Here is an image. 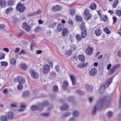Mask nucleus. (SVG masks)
Returning a JSON list of instances; mask_svg holds the SVG:
<instances>
[{"label":"nucleus","mask_w":121,"mask_h":121,"mask_svg":"<svg viewBox=\"0 0 121 121\" xmlns=\"http://www.w3.org/2000/svg\"><path fill=\"white\" fill-rule=\"evenodd\" d=\"M16 8L17 10L20 12H23L25 9L24 6L23 5L20 4H17Z\"/></svg>","instance_id":"nucleus-8"},{"label":"nucleus","mask_w":121,"mask_h":121,"mask_svg":"<svg viewBox=\"0 0 121 121\" xmlns=\"http://www.w3.org/2000/svg\"><path fill=\"white\" fill-rule=\"evenodd\" d=\"M116 14L118 16H121V10L117 9L115 11Z\"/></svg>","instance_id":"nucleus-33"},{"label":"nucleus","mask_w":121,"mask_h":121,"mask_svg":"<svg viewBox=\"0 0 121 121\" xmlns=\"http://www.w3.org/2000/svg\"><path fill=\"white\" fill-rule=\"evenodd\" d=\"M119 1V0H115L114 1L112 4V6L113 8H116V7Z\"/></svg>","instance_id":"nucleus-27"},{"label":"nucleus","mask_w":121,"mask_h":121,"mask_svg":"<svg viewBox=\"0 0 121 121\" xmlns=\"http://www.w3.org/2000/svg\"><path fill=\"white\" fill-rule=\"evenodd\" d=\"M70 77L72 82L73 85H75L76 82V79L74 76L73 75H71L70 76Z\"/></svg>","instance_id":"nucleus-15"},{"label":"nucleus","mask_w":121,"mask_h":121,"mask_svg":"<svg viewBox=\"0 0 121 121\" xmlns=\"http://www.w3.org/2000/svg\"><path fill=\"white\" fill-rule=\"evenodd\" d=\"M76 48V47L74 45H72L70 47V49L73 51H75Z\"/></svg>","instance_id":"nucleus-41"},{"label":"nucleus","mask_w":121,"mask_h":121,"mask_svg":"<svg viewBox=\"0 0 121 121\" xmlns=\"http://www.w3.org/2000/svg\"><path fill=\"white\" fill-rule=\"evenodd\" d=\"M12 21L13 23H15L18 21V19H17L16 17H13V18Z\"/></svg>","instance_id":"nucleus-43"},{"label":"nucleus","mask_w":121,"mask_h":121,"mask_svg":"<svg viewBox=\"0 0 121 121\" xmlns=\"http://www.w3.org/2000/svg\"><path fill=\"white\" fill-rule=\"evenodd\" d=\"M61 9V7L60 6L56 5V6H53L52 10L53 11L56 12L60 10Z\"/></svg>","instance_id":"nucleus-13"},{"label":"nucleus","mask_w":121,"mask_h":121,"mask_svg":"<svg viewBox=\"0 0 121 121\" xmlns=\"http://www.w3.org/2000/svg\"><path fill=\"white\" fill-rule=\"evenodd\" d=\"M79 41H81L82 39V38L80 35L79 34H77L75 37Z\"/></svg>","instance_id":"nucleus-34"},{"label":"nucleus","mask_w":121,"mask_h":121,"mask_svg":"<svg viewBox=\"0 0 121 121\" xmlns=\"http://www.w3.org/2000/svg\"><path fill=\"white\" fill-rule=\"evenodd\" d=\"M110 98L109 97L107 96L104 98L100 99L97 102L95 106L93 109L92 112V114L95 115L96 112V110H100V109L102 107L104 103L105 104L108 103L109 102Z\"/></svg>","instance_id":"nucleus-1"},{"label":"nucleus","mask_w":121,"mask_h":121,"mask_svg":"<svg viewBox=\"0 0 121 121\" xmlns=\"http://www.w3.org/2000/svg\"><path fill=\"white\" fill-rule=\"evenodd\" d=\"M21 68L23 69H25L27 68V67L25 64H21L20 65Z\"/></svg>","instance_id":"nucleus-40"},{"label":"nucleus","mask_w":121,"mask_h":121,"mask_svg":"<svg viewBox=\"0 0 121 121\" xmlns=\"http://www.w3.org/2000/svg\"><path fill=\"white\" fill-rule=\"evenodd\" d=\"M86 35V32L85 30H83L81 33V35L83 38H84Z\"/></svg>","instance_id":"nucleus-38"},{"label":"nucleus","mask_w":121,"mask_h":121,"mask_svg":"<svg viewBox=\"0 0 121 121\" xmlns=\"http://www.w3.org/2000/svg\"><path fill=\"white\" fill-rule=\"evenodd\" d=\"M68 107V106L67 105L65 104L62 106L60 108L61 110H66Z\"/></svg>","instance_id":"nucleus-29"},{"label":"nucleus","mask_w":121,"mask_h":121,"mask_svg":"<svg viewBox=\"0 0 121 121\" xmlns=\"http://www.w3.org/2000/svg\"><path fill=\"white\" fill-rule=\"evenodd\" d=\"M14 2L11 0V1H9L8 2V5L9 6H11L13 4H14Z\"/></svg>","instance_id":"nucleus-50"},{"label":"nucleus","mask_w":121,"mask_h":121,"mask_svg":"<svg viewBox=\"0 0 121 121\" xmlns=\"http://www.w3.org/2000/svg\"><path fill=\"white\" fill-rule=\"evenodd\" d=\"M78 58L81 62H83L85 61V58L84 56L79 55L78 56Z\"/></svg>","instance_id":"nucleus-25"},{"label":"nucleus","mask_w":121,"mask_h":121,"mask_svg":"<svg viewBox=\"0 0 121 121\" xmlns=\"http://www.w3.org/2000/svg\"><path fill=\"white\" fill-rule=\"evenodd\" d=\"M17 81L19 84L22 85L24 84L25 82V79L23 78L21 79L20 80H19V78H18L17 79Z\"/></svg>","instance_id":"nucleus-21"},{"label":"nucleus","mask_w":121,"mask_h":121,"mask_svg":"<svg viewBox=\"0 0 121 121\" xmlns=\"http://www.w3.org/2000/svg\"><path fill=\"white\" fill-rule=\"evenodd\" d=\"M83 15L85 19L87 21L91 18V14L89 13V11L87 9H86L84 10Z\"/></svg>","instance_id":"nucleus-4"},{"label":"nucleus","mask_w":121,"mask_h":121,"mask_svg":"<svg viewBox=\"0 0 121 121\" xmlns=\"http://www.w3.org/2000/svg\"><path fill=\"white\" fill-rule=\"evenodd\" d=\"M76 119L74 117H72L70 118L68 120V121H76Z\"/></svg>","instance_id":"nucleus-51"},{"label":"nucleus","mask_w":121,"mask_h":121,"mask_svg":"<svg viewBox=\"0 0 121 121\" xmlns=\"http://www.w3.org/2000/svg\"><path fill=\"white\" fill-rule=\"evenodd\" d=\"M42 115L45 117H48L49 115V113H44L42 114Z\"/></svg>","instance_id":"nucleus-62"},{"label":"nucleus","mask_w":121,"mask_h":121,"mask_svg":"<svg viewBox=\"0 0 121 121\" xmlns=\"http://www.w3.org/2000/svg\"><path fill=\"white\" fill-rule=\"evenodd\" d=\"M73 117H76L78 116L79 115V113L78 111L75 110L73 112Z\"/></svg>","instance_id":"nucleus-31"},{"label":"nucleus","mask_w":121,"mask_h":121,"mask_svg":"<svg viewBox=\"0 0 121 121\" xmlns=\"http://www.w3.org/2000/svg\"><path fill=\"white\" fill-rule=\"evenodd\" d=\"M31 76L32 77L34 78H38L39 74L34 70L32 69L30 71Z\"/></svg>","instance_id":"nucleus-6"},{"label":"nucleus","mask_w":121,"mask_h":121,"mask_svg":"<svg viewBox=\"0 0 121 121\" xmlns=\"http://www.w3.org/2000/svg\"><path fill=\"white\" fill-rule=\"evenodd\" d=\"M104 32L107 34H109L111 33V32L107 28H105L104 29Z\"/></svg>","instance_id":"nucleus-35"},{"label":"nucleus","mask_w":121,"mask_h":121,"mask_svg":"<svg viewBox=\"0 0 121 121\" xmlns=\"http://www.w3.org/2000/svg\"><path fill=\"white\" fill-rule=\"evenodd\" d=\"M5 27V25L4 24H0V30H3Z\"/></svg>","instance_id":"nucleus-45"},{"label":"nucleus","mask_w":121,"mask_h":121,"mask_svg":"<svg viewBox=\"0 0 121 121\" xmlns=\"http://www.w3.org/2000/svg\"><path fill=\"white\" fill-rule=\"evenodd\" d=\"M30 94L29 92L28 91L24 92L22 96L23 97H26L28 96Z\"/></svg>","instance_id":"nucleus-28"},{"label":"nucleus","mask_w":121,"mask_h":121,"mask_svg":"<svg viewBox=\"0 0 121 121\" xmlns=\"http://www.w3.org/2000/svg\"><path fill=\"white\" fill-rule=\"evenodd\" d=\"M77 67L79 68L83 67L82 63H80L78 64Z\"/></svg>","instance_id":"nucleus-61"},{"label":"nucleus","mask_w":121,"mask_h":121,"mask_svg":"<svg viewBox=\"0 0 121 121\" xmlns=\"http://www.w3.org/2000/svg\"><path fill=\"white\" fill-rule=\"evenodd\" d=\"M95 33L96 36H99L102 34V31L100 28H98L95 30Z\"/></svg>","instance_id":"nucleus-11"},{"label":"nucleus","mask_w":121,"mask_h":121,"mask_svg":"<svg viewBox=\"0 0 121 121\" xmlns=\"http://www.w3.org/2000/svg\"><path fill=\"white\" fill-rule=\"evenodd\" d=\"M20 48H16L14 51V53L15 54L17 53L20 50Z\"/></svg>","instance_id":"nucleus-57"},{"label":"nucleus","mask_w":121,"mask_h":121,"mask_svg":"<svg viewBox=\"0 0 121 121\" xmlns=\"http://www.w3.org/2000/svg\"><path fill=\"white\" fill-rule=\"evenodd\" d=\"M10 63L13 65H15L16 62V61L13 58H12L10 60Z\"/></svg>","instance_id":"nucleus-32"},{"label":"nucleus","mask_w":121,"mask_h":121,"mask_svg":"<svg viewBox=\"0 0 121 121\" xmlns=\"http://www.w3.org/2000/svg\"><path fill=\"white\" fill-rule=\"evenodd\" d=\"M93 49L92 48L88 47L86 50L85 52L86 54L88 55H90L92 54Z\"/></svg>","instance_id":"nucleus-10"},{"label":"nucleus","mask_w":121,"mask_h":121,"mask_svg":"<svg viewBox=\"0 0 121 121\" xmlns=\"http://www.w3.org/2000/svg\"><path fill=\"white\" fill-rule=\"evenodd\" d=\"M97 72L96 69L95 68L93 69L89 72V74L91 76H93Z\"/></svg>","instance_id":"nucleus-14"},{"label":"nucleus","mask_w":121,"mask_h":121,"mask_svg":"<svg viewBox=\"0 0 121 121\" xmlns=\"http://www.w3.org/2000/svg\"><path fill=\"white\" fill-rule=\"evenodd\" d=\"M56 22L51 23L50 25H49L48 27L51 28H54L56 26Z\"/></svg>","instance_id":"nucleus-36"},{"label":"nucleus","mask_w":121,"mask_h":121,"mask_svg":"<svg viewBox=\"0 0 121 121\" xmlns=\"http://www.w3.org/2000/svg\"><path fill=\"white\" fill-rule=\"evenodd\" d=\"M70 114V113L69 112H67L64 113L63 115V117H67Z\"/></svg>","instance_id":"nucleus-56"},{"label":"nucleus","mask_w":121,"mask_h":121,"mask_svg":"<svg viewBox=\"0 0 121 121\" xmlns=\"http://www.w3.org/2000/svg\"><path fill=\"white\" fill-rule=\"evenodd\" d=\"M5 55L4 53H0V59H3L4 58Z\"/></svg>","instance_id":"nucleus-46"},{"label":"nucleus","mask_w":121,"mask_h":121,"mask_svg":"<svg viewBox=\"0 0 121 121\" xmlns=\"http://www.w3.org/2000/svg\"><path fill=\"white\" fill-rule=\"evenodd\" d=\"M112 66V65L111 64H108L107 66V70H109L111 69L110 68Z\"/></svg>","instance_id":"nucleus-54"},{"label":"nucleus","mask_w":121,"mask_h":121,"mask_svg":"<svg viewBox=\"0 0 121 121\" xmlns=\"http://www.w3.org/2000/svg\"><path fill=\"white\" fill-rule=\"evenodd\" d=\"M69 24L70 25H72L73 24V22L72 20L71 19H69V20L68 21Z\"/></svg>","instance_id":"nucleus-60"},{"label":"nucleus","mask_w":121,"mask_h":121,"mask_svg":"<svg viewBox=\"0 0 121 121\" xmlns=\"http://www.w3.org/2000/svg\"><path fill=\"white\" fill-rule=\"evenodd\" d=\"M7 117L6 116H3L1 117V121H7Z\"/></svg>","instance_id":"nucleus-37"},{"label":"nucleus","mask_w":121,"mask_h":121,"mask_svg":"<svg viewBox=\"0 0 121 121\" xmlns=\"http://www.w3.org/2000/svg\"><path fill=\"white\" fill-rule=\"evenodd\" d=\"M112 19L113 20V24H114L116 22L117 19L114 16L112 17Z\"/></svg>","instance_id":"nucleus-53"},{"label":"nucleus","mask_w":121,"mask_h":121,"mask_svg":"<svg viewBox=\"0 0 121 121\" xmlns=\"http://www.w3.org/2000/svg\"><path fill=\"white\" fill-rule=\"evenodd\" d=\"M68 30L67 28H64L62 32V35L65 36L68 33Z\"/></svg>","instance_id":"nucleus-16"},{"label":"nucleus","mask_w":121,"mask_h":121,"mask_svg":"<svg viewBox=\"0 0 121 121\" xmlns=\"http://www.w3.org/2000/svg\"><path fill=\"white\" fill-rule=\"evenodd\" d=\"M73 51H72L70 49V51H67L66 52V54L69 55H71L72 54V52Z\"/></svg>","instance_id":"nucleus-55"},{"label":"nucleus","mask_w":121,"mask_h":121,"mask_svg":"<svg viewBox=\"0 0 121 121\" xmlns=\"http://www.w3.org/2000/svg\"><path fill=\"white\" fill-rule=\"evenodd\" d=\"M41 12V11L40 9H39L36 12L31 13L30 14V16H32L40 14Z\"/></svg>","instance_id":"nucleus-17"},{"label":"nucleus","mask_w":121,"mask_h":121,"mask_svg":"<svg viewBox=\"0 0 121 121\" xmlns=\"http://www.w3.org/2000/svg\"><path fill=\"white\" fill-rule=\"evenodd\" d=\"M23 86L22 85L19 84V85L18 86H17V88L18 90H21L23 88Z\"/></svg>","instance_id":"nucleus-47"},{"label":"nucleus","mask_w":121,"mask_h":121,"mask_svg":"<svg viewBox=\"0 0 121 121\" xmlns=\"http://www.w3.org/2000/svg\"><path fill=\"white\" fill-rule=\"evenodd\" d=\"M117 55L119 57H121V50L119 51L117 53Z\"/></svg>","instance_id":"nucleus-64"},{"label":"nucleus","mask_w":121,"mask_h":121,"mask_svg":"<svg viewBox=\"0 0 121 121\" xmlns=\"http://www.w3.org/2000/svg\"><path fill=\"white\" fill-rule=\"evenodd\" d=\"M50 69L49 66L47 64H45L43 66V72L45 73H48L49 72Z\"/></svg>","instance_id":"nucleus-9"},{"label":"nucleus","mask_w":121,"mask_h":121,"mask_svg":"<svg viewBox=\"0 0 121 121\" xmlns=\"http://www.w3.org/2000/svg\"><path fill=\"white\" fill-rule=\"evenodd\" d=\"M6 116L9 119H12L13 117V113L12 112H9L7 113Z\"/></svg>","instance_id":"nucleus-12"},{"label":"nucleus","mask_w":121,"mask_h":121,"mask_svg":"<svg viewBox=\"0 0 121 121\" xmlns=\"http://www.w3.org/2000/svg\"><path fill=\"white\" fill-rule=\"evenodd\" d=\"M97 7L96 4L94 3L91 4L90 6V8L92 10H94L96 9Z\"/></svg>","instance_id":"nucleus-18"},{"label":"nucleus","mask_w":121,"mask_h":121,"mask_svg":"<svg viewBox=\"0 0 121 121\" xmlns=\"http://www.w3.org/2000/svg\"><path fill=\"white\" fill-rule=\"evenodd\" d=\"M1 65L2 66H7L8 65V63L5 61H1Z\"/></svg>","instance_id":"nucleus-39"},{"label":"nucleus","mask_w":121,"mask_h":121,"mask_svg":"<svg viewBox=\"0 0 121 121\" xmlns=\"http://www.w3.org/2000/svg\"><path fill=\"white\" fill-rule=\"evenodd\" d=\"M112 78H110L108 79L107 81L105 84V85H102L100 87L99 90L102 91H104L105 88L108 87L112 83Z\"/></svg>","instance_id":"nucleus-3"},{"label":"nucleus","mask_w":121,"mask_h":121,"mask_svg":"<svg viewBox=\"0 0 121 121\" xmlns=\"http://www.w3.org/2000/svg\"><path fill=\"white\" fill-rule=\"evenodd\" d=\"M20 108L18 110L20 112H22L24 110V109L26 108V106L23 104H21L20 106Z\"/></svg>","instance_id":"nucleus-19"},{"label":"nucleus","mask_w":121,"mask_h":121,"mask_svg":"<svg viewBox=\"0 0 121 121\" xmlns=\"http://www.w3.org/2000/svg\"><path fill=\"white\" fill-rule=\"evenodd\" d=\"M22 28L26 31H29L30 30V26L26 22H24L22 24Z\"/></svg>","instance_id":"nucleus-7"},{"label":"nucleus","mask_w":121,"mask_h":121,"mask_svg":"<svg viewBox=\"0 0 121 121\" xmlns=\"http://www.w3.org/2000/svg\"><path fill=\"white\" fill-rule=\"evenodd\" d=\"M56 75V74L54 72H51V74L50 76H51L52 77H55Z\"/></svg>","instance_id":"nucleus-58"},{"label":"nucleus","mask_w":121,"mask_h":121,"mask_svg":"<svg viewBox=\"0 0 121 121\" xmlns=\"http://www.w3.org/2000/svg\"><path fill=\"white\" fill-rule=\"evenodd\" d=\"M75 13V11L73 9H71L70 11V14L71 16L74 15Z\"/></svg>","instance_id":"nucleus-42"},{"label":"nucleus","mask_w":121,"mask_h":121,"mask_svg":"<svg viewBox=\"0 0 121 121\" xmlns=\"http://www.w3.org/2000/svg\"><path fill=\"white\" fill-rule=\"evenodd\" d=\"M63 27V25L62 24H59L57 26V29L58 30L59 32H60L61 30Z\"/></svg>","instance_id":"nucleus-23"},{"label":"nucleus","mask_w":121,"mask_h":121,"mask_svg":"<svg viewBox=\"0 0 121 121\" xmlns=\"http://www.w3.org/2000/svg\"><path fill=\"white\" fill-rule=\"evenodd\" d=\"M113 112L111 111H108L107 113V116L109 118L112 117L113 116Z\"/></svg>","instance_id":"nucleus-26"},{"label":"nucleus","mask_w":121,"mask_h":121,"mask_svg":"<svg viewBox=\"0 0 121 121\" xmlns=\"http://www.w3.org/2000/svg\"><path fill=\"white\" fill-rule=\"evenodd\" d=\"M68 86V83L67 81H64L63 83V88L65 89Z\"/></svg>","instance_id":"nucleus-30"},{"label":"nucleus","mask_w":121,"mask_h":121,"mask_svg":"<svg viewBox=\"0 0 121 121\" xmlns=\"http://www.w3.org/2000/svg\"><path fill=\"white\" fill-rule=\"evenodd\" d=\"M80 28L82 31L85 30V23L84 22H82L80 26Z\"/></svg>","instance_id":"nucleus-24"},{"label":"nucleus","mask_w":121,"mask_h":121,"mask_svg":"<svg viewBox=\"0 0 121 121\" xmlns=\"http://www.w3.org/2000/svg\"><path fill=\"white\" fill-rule=\"evenodd\" d=\"M13 8L11 7L7 9L6 11V13H8L10 12L11 10H13Z\"/></svg>","instance_id":"nucleus-48"},{"label":"nucleus","mask_w":121,"mask_h":121,"mask_svg":"<svg viewBox=\"0 0 121 121\" xmlns=\"http://www.w3.org/2000/svg\"><path fill=\"white\" fill-rule=\"evenodd\" d=\"M55 69L57 72H58L60 70L59 67L58 66H56L55 67Z\"/></svg>","instance_id":"nucleus-63"},{"label":"nucleus","mask_w":121,"mask_h":121,"mask_svg":"<svg viewBox=\"0 0 121 121\" xmlns=\"http://www.w3.org/2000/svg\"><path fill=\"white\" fill-rule=\"evenodd\" d=\"M48 105V101H46L44 102L42 104H40L38 107H37L35 105H33L31 107V109L32 110H34L37 109L41 111V109H40L41 108H43L45 106H47Z\"/></svg>","instance_id":"nucleus-2"},{"label":"nucleus","mask_w":121,"mask_h":121,"mask_svg":"<svg viewBox=\"0 0 121 121\" xmlns=\"http://www.w3.org/2000/svg\"><path fill=\"white\" fill-rule=\"evenodd\" d=\"M41 30V28L40 27H38L35 29V31L36 32H38Z\"/></svg>","instance_id":"nucleus-44"},{"label":"nucleus","mask_w":121,"mask_h":121,"mask_svg":"<svg viewBox=\"0 0 121 121\" xmlns=\"http://www.w3.org/2000/svg\"><path fill=\"white\" fill-rule=\"evenodd\" d=\"M120 65L117 64L113 66L112 67L108 72V74L109 75H111L113 73L115 72L116 69L118 68L120 66Z\"/></svg>","instance_id":"nucleus-5"},{"label":"nucleus","mask_w":121,"mask_h":121,"mask_svg":"<svg viewBox=\"0 0 121 121\" xmlns=\"http://www.w3.org/2000/svg\"><path fill=\"white\" fill-rule=\"evenodd\" d=\"M26 53V52L24 51V50L22 49L20 52V53H19V55H21L23 54H25Z\"/></svg>","instance_id":"nucleus-52"},{"label":"nucleus","mask_w":121,"mask_h":121,"mask_svg":"<svg viewBox=\"0 0 121 121\" xmlns=\"http://www.w3.org/2000/svg\"><path fill=\"white\" fill-rule=\"evenodd\" d=\"M103 20L104 21H106L107 19V17L106 15H104L102 18Z\"/></svg>","instance_id":"nucleus-49"},{"label":"nucleus","mask_w":121,"mask_h":121,"mask_svg":"<svg viewBox=\"0 0 121 121\" xmlns=\"http://www.w3.org/2000/svg\"><path fill=\"white\" fill-rule=\"evenodd\" d=\"M75 18L76 21L77 22H81L82 21V18L78 15L76 16Z\"/></svg>","instance_id":"nucleus-22"},{"label":"nucleus","mask_w":121,"mask_h":121,"mask_svg":"<svg viewBox=\"0 0 121 121\" xmlns=\"http://www.w3.org/2000/svg\"><path fill=\"white\" fill-rule=\"evenodd\" d=\"M58 90V86H54L53 88V90L55 91H56Z\"/></svg>","instance_id":"nucleus-59"},{"label":"nucleus","mask_w":121,"mask_h":121,"mask_svg":"<svg viewBox=\"0 0 121 121\" xmlns=\"http://www.w3.org/2000/svg\"><path fill=\"white\" fill-rule=\"evenodd\" d=\"M6 2L4 0H0V6L2 7H4L6 5Z\"/></svg>","instance_id":"nucleus-20"}]
</instances>
